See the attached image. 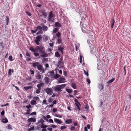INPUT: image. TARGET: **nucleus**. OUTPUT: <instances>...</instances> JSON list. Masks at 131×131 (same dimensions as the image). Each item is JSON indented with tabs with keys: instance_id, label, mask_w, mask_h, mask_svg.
Instances as JSON below:
<instances>
[{
	"instance_id": "obj_10",
	"label": "nucleus",
	"mask_w": 131,
	"mask_h": 131,
	"mask_svg": "<svg viewBox=\"0 0 131 131\" xmlns=\"http://www.w3.org/2000/svg\"><path fill=\"white\" fill-rule=\"evenodd\" d=\"M41 25L42 26V30L44 31H46L48 29V27L46 26L43 23H42Z\"/></svg>"
},
{
	"instance_id": "obj_5",
	"label": "nucleus",
	"mask_w": 131,
	"mask_h": 131,
	"mask_svg": "<svg viewBox=\"0 0 131 131\" xmlns=\"http://www.w3.org/2000/svg\"><path fill=\"white\" fill-rule=\"evenodd\" d=\"M55 15H53L52 12V11L50 12L49 13L48 18L47 19L48 21H50L51 22H53L54 21V19H51L52 17H54Z\"/></svg>"
},
{
	"instance_id": "obj_41",
	"label": "nucleus",
	"mask_w": 131,
	"mask_h": 131,
	"mask_svg": "<svg viewBox=\"0 0 131 131\" xmlns=\"http://www.w3.org/2000/svg\"><path fill=\"white\" fill-rule=\"evenodd\" d=\"M67 128V127L65 126H61V127L60 128V129L61 130H63L64 129H66Z\"/></svg>"
},
{
	"instance_id": "obj_7",
	"label": "nucleus",
	"mask_w": 131,
	"mask_h": 131,
	"mask_svg": "<svg viewBox=\"0 0 131 131\" xmlns=\"http://www.w3.org/2000/svg\"><path fill=\"white\" fill-rule=\"evenodd\" d=\"M37 68V69L40 72H42L43 73H45V70L43 69V67L41 64H39Z\"/></svg>"
},
{
	"instance_id": "obj_8",
	"label": "nucleus",
	"mask_w": 131,
	"mask_h": 131,
	"mask_svg": "<svg viewBox=\"0 0 131 131\" xmlns=\"http://www.w3.org/2000/svg\"><path fill=\"white\" fill-rule=\"evenodd\" d=\"M108 60H114L115 59V56L112 54H109L107 56Z\"/></svg>"
},
{
	"instance_id": "obj_54",
	"label": "nucleus",
	"mask_w": 131,
	"mask_h": 131,
	"mask_svg": "<svg viewBox=\"0 0 131 131\" xmlns=\"http://www.w3.org/2000/svg\"><path fill=\"white\" fill-rule=\"evenodd\" d=\"M5 114V111L4 110H3L1 112V115L2 116H4Z\"/></svg>"
},
{
	"instance_id": "obj_38",
	"label": "nucleus",
	"mask_w": 131,
	"mask_h": 131,
	"mask_svg": "<svg viewBox=\"0 0 131 131\" xmlns=\"http://www.w3.org/2000/svg\"><path fill=\"white\" fill-rule=\"evenodd\" d=\"M48 126H47L45 125H44L43 124L41 125V128H46Z\"/></svg>"
},
{
	"instance_id": "obj_55",
	"label": "nucleus",
	"mask_w": 131,
	"mask_h": 131,
	"mask_svg": "<svg viewBox=\"0 0 131 131\" xmlns=\"http://www.w3.org/2000/svg\"><path fill=\"white\" fill-rule=\"evenodd\" d=\"M34 128V127L33 126L29 128L28 130V131H31Z\"/></svg>"
},
{
	"instance_id": "obj_28",
	"label": "nucleus",
	"mask_w": 131,
	"mask_h": 131,
	"mask_svg": "<svg viewBox=\"0 0 131 131\" xmlns=\"http://www.w3.org/2000/svg\"><path fill=\"white\" fill-rule=\"evenodd\" d=\"M75 104L76 106H77L78 110L79 111H80L81 109L80 108V106H81V105L80 104H80H79L78 103H76V104Z\"/></svg>"
},
{
	"instance_id": "obj_33",
	"label": "nucleus",
	"mask_w": 131,
	"mask_h": 131,
	"mask_svg": "<svg viewBox=\"0 0 131 131\" xmlns=\"http://www.w3.org/2000/svg\"><path fill=\"white\" fill-rule=\"evenodd\" d=\"M31 109H28L27 110L25 114V115L28 114H30V111H31Z\"/></svg>"
},
{
	"instance_id": "obj_25",
	"label": "nucleus",
	"mask_w": 131,
	"mask_h": 131,
	"mask_svg": "<svg viewBox=\"0 0 131 131\" xmlns=\"http://www.w3.org/2000/svg\"><path fill=\"white\" fill-rule=\"evenodd\" d=\"M115 80V79L114 78H113L110 80L108 81L107 82L108 85H109V84L112 83V82L114 81Z\"/></svg>"
},
{
	"instance_id": "obj_15",
	"label": "nucleus",
	"mask_w": 131,
	"mask_h": 131,
	"mask_svg": "<svg viewBox=\"0 0 131 131\" xmlns=\"http://www.w3.org/2000/svg\"><path fill=\"white\" fill-rule=\"evenodd\" d=\"M45 82L46 84H48L50 82L49 78L48 77H46L44 78Z\"/></svg>"
},
{
	"instance_id": "obj_4",
	"label": "nucleus",
	"mask_w": 131,
	"mask_h": 131,
	"mask_svg": "<svg viewBox=\"0 0 131 131\" xmlns=\"http://www.w3.org/2000/svg\"><path fill=\"white\" fill-rule=\"evenodd\" d=\"M42 36L41 35H40L37 36L36 37V39L35 40V42L37 45H39L40 43L39 42L42 39Z\"/></svg>"
},
{
	"instance_id": "obj_11",
	"label": "nucleus",
	"mask_w": 131,
	"mask_h": 131,
	"mask_svg": "<svg viewBox=\"0 0 131 131\" xmlns=\"http://www.w3.org/2000/svg\"><path fill=\"white\" fill-rule=\"evenodd\" d=\"M64 49V46H60L58 47V50L60 51L61 53L62 54H63V50Z\"/></svg>"
},
{
	"instance_id": "obj_36",
	"label": "nucleus",
	"mask_w": 131,
	"mask_h": 131,
	"mask_svg": "<svg viewBox=\"0 0 131 131\" xmlns=\"http://www.w3.org/2000/svg\"><path fill=\"white\" fill-rule=\"evenodd\" d=\"M55 56L57 57H59L60 56V55L59 52L57 51H56L55 53Z\"/></svg>"
},
{
	"instance_id": "obj_12",
	"label": "nucleus",
	"mask_w": 131,
	"mask_h": 131,
	"mask_svg": "<svg viewBox=\"0 0 131 131\" xmlns=\"http://www.w3.org/2000/svg\"><path fill=\"white\" fill-rule=\"evenodd\" d=\"M36 121V118H28L27 120L28 122H35Z\"/></svg>"
},
{
	"instance_id": "obj_61",
	"label": "nucleus",
	"mask_w": 131,
	"mask_h": 131,
	"mask_svg": "<svg viewBox=\"0 0 131 131\" xmlns=\"http://www.w3.org/2000/svg\"><path fill=\"white\" fill-rule=\"evenodd\" d=\"M56 116L57 117L60 118H61L62 117V115L59 114H56Z\"/></svg>"
},
{
	"instance_id": "obj_29",
	"label": "nucleus",
	"mask_w": 131,
	"mask_h": 131,
	"mask_svg": "<svg viewBox=\"0 0 131 131\" xmlns=\"http://www.w3.org/2000/svg\"><path fill=\"white\" fill-rule=\"evenodd\" d=\"M44 121L43 119L42 118H41L38 121V123H40V125H41L43 124Z\"/></svg>"
},
{
	"instance_id": "obj_58",
	"label": "nucleus",
	"mask_w": 131,
	"mask_h": 131,
	"mask_svg": "<svg viewBox=\"0 0 131 131\" xmlns=\"http://www.w3.org/2000/svg\"><path fill=\"white\" fill-rule=\"evenodd\" d=\"M13 57L12 56H9V59L10 61H12Z\"/></svg>"
},
{
	"instance_id": "obj_9",
	"label": "nucleus",
	"mask_w": 131,
	"mask_h": 131,
	"mask_svg": "<svg viewBox=\"0 0 131 131\" xmlns=\"http://www.w3.org/2000/svg\"><path fill=\"white\" fill-rule=\"evenodd\" d=\"M37 71V74L35 75L37 79L40 80L41 79V75H42V74L41 73L38 71Z\"/></svg>"
},
{
	"instance_id": "obj_60",
	"label": "nucleus",
	"mask_w": 131,
	"mask_h": 131,
	"mask_svg": "<svg viewBox=\"0 0 131 131\" xmlns=\"http://www.w3.org/2000/svg\"><path fill=\"white\" fill-rule=\"evenodd\" d=\"M49 122L50 123H54L53 120L52 119H50L49 120Z\"/></svg>"
},
{
	"instance_id": "obj_50",
	"label": "nucleus",
	"mask_w": 131,
	"mask_h": 131,
	"mask_svg": "<svg viewBox=\"0 0 131 131\" xmlns=\"http://www.w3.org/2000/svg\"><path fill=\"white\" fill-rule=\"evenodd\" d=\"M84 74L85 75H86L87 77H88L89 76V73L87 71L86 72V71L85 70H84Z\"/></svg>"
},
{
	"instance_id": "obj_63",
	"label": "nucleus",
	"mask_w": 131,
	"mask_h": 131,
	"mask_svg": "<svg viewBox=\"0 0 131 131\" xmlns=\"http://www.w3.org/2000/svg\"><path fill=\"white\" fill-rule=\"evenodd\" d=\"M26 60L27 61H31V58L29 57H27L26 58Z\"/></svg>"
},
{
	"instance_id": "obj_45",
	"label": "nucleus",
	"mask_w": 131,
	"mask_h": 131,
	"mask_svg": "<svg viewBox=\"0 0 131 131\" xmlns=\"http://www.w3.org/2000/svg\"><path fill=\"white\" fill-rule=\"evenodd\" d=\"M82 58L83 56L82 55H81L80 57V62L81 63H82Z\"/></svg>"
},
{
	"instance_id": "obj_23",
	"label": "nucleus",
	"mask_w": 131,
	"mask_h": 131,
	"mask_svg": "<svg viewBox=\"0 0 131 131\" xmlns=\"http://www.w3.org/2000/svg\"><path fill=\"white\" fill-rule=\"evenodd\" d=\"M41 13L42 15L44 16L45 18L47 16V14L45 11L42 10L41 11Z\"/></svg>"
},
{
	"instance_id": "obj_14",
	"label": "nucleus",
	"mask_w": 131,
	"mask_h": 131,
	"mask_svg": "<svg viewBox=\"0 0 131 131\" xmlns=\"http://www.w3.org/2000/svg\"><path fill=\"white\" fill-rule=\"evenodd\" d=\"M2 119L1 122L4 123H7L8 122L7 119L6 117L4 118V117H2Z\"/></svg>"
},
{
	"instance_id": "obj_46",
	"label": "nucleus",
	"mask_w": 131,
	"mask_h": 131,
	"mask_svg": "<svg viewBox=\"0 0 131 131\" xmlns=\"http://www.w3.org/2000/svg\"><path fill=\"white\" fill-rule=\"evenodd\" d=\"M33 99L36 100H39V97L37 96H34L33 97Z\"/></svg>"
},
{
	"instance_id": "obj_34",
	"label": "nucleus",
	"mask_w": 131,
	"mask_h": 131,
	"mask_svg": "<svg viewBox=\"0 0 131 131\" xmlns=\"http://www.w3.org/2000/svg\"><path fill=\"white\" fill-rule=\"evenodd\" d=\"M58 43V44L61 43L62 44V42L61 41V39L60 38H58L57 40Z\"/></svg>"
},
{
	"instance_id": "obj_53",
	"label": "nucleus",
	"mask_w": 131,
	"mask_h": 131,
	"mask_svg": "<svg viewBox=\"0 0 131 131\" xmlns=\"http://www.w3.org/2000/svg\"><path fill=\"white\" fill-rule=\"evenodd\" d=\"M26 55L28 57H31L30 54L29 52H26Z\"/></svg>"
},
{
	"instance_id": "obj_1",
	"label": "nucleus",
	"mask_w": 131,
	"mask_h": 131,
	"mask_svg": "<svg viewBox=\"0 0 131 131\" xmlns=\"http://www.w3.org/2000/svg\"><path fill=\"white\" fill-rule=\"evenodd\" d=\"M29 50L34 52V54L36 57H38L39 56V53L37 52H39L40 53V56L42 58L46 57L48 56L45 52V48L42 44L40 45L39 46H36L35 48L31 47L29 48Z\"/></svg>"
},
{
	"instance_id": "obj_26",
	"label": "nucleus",
	"mask_w": 131,
	"mask_h": 131,
	"mask_svg": "<svg viewBox=\"0 0 131 131\" xmlns=\"http://www.w3.org/2000/svg\"><path fill=\"white\" fill-rule=\"evenodd\" d=\"M71 86L74 89H76L77 88L76 84L74 83H72L71 85Z\"/></svg>"
},
{
	"instance_id": "obj_52",
	"label": "nucleus",
	"mask_w": 131,
	"mask_h": 131,
	"mask_svg": "<svg viewBox=\"0 0 131 131\" xmlns=\"http://www.w3.org/2000/svg\"><path fill=\"white\" fill-rule=\"evenodd\" d=\"M53 101V100H52V99L51 98H49L48 99V102L49 103L52 102V101Z\"/></svg>"
},
{
	"instance_id": "obj_64",
	"label": "nucleus",
	"mask_w": 131,
	"mask_h": 131,
	"mask_svg": "<svg viewBox=\"0 0 131 131\" xmlns=\"http://www.w3.org/2000/svg\"><path fill=\"white\" fill-rule=\"evenodd\" d=\"M26 14L29 16H30L31 15V14L29 12H26Z\"/></svg>"
},
{
	"instance_id": "obj_31",
	"label": "nucleus",
	"mask_w": 131,
	"mask_h": 131,
	"mask_svg": "<svg viewBox=\"0 0 131 131\" xmlns=\"http://www.w3.org/2000/svg\"><path fill=\"white\" fill-rule=\"evenodd\" d=\"M32 87L31 86H25L24 89L25 90H27L29 89H31Z\"/></svg>"
},
{
	"instance_id": "obj_37",
	"label": "nucleus",
	"mask_w": 131,
	"mask_h": 131,
	"mask_svg": "<svg viewBox=\"0 0 131 131\" xmlns=\"http://www.w3.org/2000/svg\"><path fill=\"white\" fill-rule=\"evenodd\" d=\"M66 91L69 93H71L72 92V90L69 89H66Z\"/></svg>"
},
{
	"instance_id": "obj_44",
	"label": "nucleus",
	"mask_w": 131,
	"mask_h": 131,
	"mask_svg": "<svg viewBox=\"0 0 131 131\" xmlns=\"http://www.w3.org/2000/svg\"><path fill=\"white\" fill-rule=\"evenodd\" d=\"M49 45L50 46L52 47V48H53L54 44L53 42L49 43Z\"/></svg>"
},
{
	"instance_id": "obj_27",
	"label": "nucleus",
	"mask_w": 131,
	"mask_h": 131,
	"mask_svg": "<svg viewBox=\"0 0 131 131\" xmlns=\"http://www.w3.org/2000/svg\"><path fill=\"white\" fill-rule=\"evenodd\" d=\"M99 88L100 90H102L104 88V85L102 83H101V84L99 85Z\"/></svg>"
},
{
	"instance_id": "obj_59",
	"label": "nucleus",
	"mask_w": 131,
	"mask_h": 131,
	"mask_svg": "<svg viewBox=\"0 0 131 131\" xmlns=\"http://www.w3.org/2000/svg\"><path fill=\"white\" fill-rule=\"evenodd\" d=\"M30 74H34V71L30 70Z\"/></svg>"
},
{
	"instance_id": "obj_30",
	"label": "nucleus",
	"mask_w": 131,
	"mask_h": 131,
	"mask_svg": "<svg viewBox=\"0 0 131 131\" xmlns=\"http://www.w3.org/2000/svg\"><path fill=\"white\" fill-rule=\"evenodd\" d=\"M11 71H12V72H13V69H12V70L11 71V69H9L8 70V75H12V73H11Z\"/></svg>"
},
{
	"instance_id": "obj_49",
	"label": "nucleus",
	"mask_w": 131,
	"mask_h": 131,
	"mask_svg": "<svg viewBox=\"0 0 131 131\" xmlns=\"http://www.w3.org/2000/svg\"><path fill=\"white\" fill-rule=\"evenodd\" d=\"M31 32L32 34H34L37 31V30L36 29L35 30H31Z\"/></svg>"
},
{
	"instance_id": "obj_6",
	"label": "nucleus",
	"mask_w": 131,
	"mask_h": 131,
	"mask_svg": "<svg viewBox=\"0 0 131 131\" xmlns=\"http://www.w3.org/2000/svg\"><path fill=\"white\" fill-rule=\"evenodd\" d=\"M45 92L48 95H50L53 93V90L51 88H47L45 89Z\"/></svg>"
},
{
	"instance_id": "obj_40",
	"label": "nucleus",
	"mask_w": 131,
	"mask_h": 131,
	"mask_svg": "<svg viewBox=\"0 0 131 131\" xmlns=\"http://www.w3.org/2000/svg\"><path fill=\"white\" fill-rule=\"evenodd\" d=\"M41 89H37L36 91V93L37 94H39L40 93V90Z\"/></svg>"
},
{
	"instance_id": "obj_20",
	"label": "nucleus",
	"mask_w": 131,
	"mask_h": 131,
	"mask_svg": "<svg viewBox=\"0 0 131 131\" xmlns=\"http://www.w3.org/2000/svg\"><path fill=\"white\" fill-rule=\"evenodd\" d=\"M36 30H37H37L42 31V27H41L40 26H38L36 27Z\"/></svg>"
},
{
	"instance_id": "obj_19",
	"label": "nucleus",
	"mask_w": 131,
	"mask_h": 131,
	"mask_svg": "<svg viewBox=\"0 0 131 131\" xmlns=\"http://www.w3.org/2000/svg\"><path fill=\"white\" fill-rule=\"evenodd\" d=\"M115 20H114L113 19H111V27L112 28H113V27L114 23H115Z\"/></svg>"
},
{
	"instance_id": "obj_42",
	"label": "nucleus",
	"mask_w": 131,
	"mask_h": 131,
	"mask_svg": "<svg viewBox=\"0 0 131 131\" xmlns=\"http://www.w3.org/2000/svg\"><path fill=\"white\" fill-rule=\"evenodd\" d=\"M75 128L74 126H71L70 127V129L72 131L75 130Z\"/></svg>"
},
{
	"instance_id": "obj_57",
	"label": "nucleus",
	"mask_w": 131,
	"mask_h": 131,
	"mask_svg": "<svg viewBox=\"0 0 131 131\" xmlns=\"http://www.w3.org/2000/svg\"><path fill=\"white\" fill-rule=\"evenodd\" d=\"M36 114V113L35 112H32L30 114V115H35Z\"/></svg>"
},
{
	"instance_id": "obj_22",
	"label": "nucleus",
	"mask_w": 131,
	"mask_h": 131,
	"mask_svg": "<svg viewBox=\"0 0 131 131\" xmlns=\"http://www.w3.org/2000/svg\"><path fill=\"white\" fill-rule=\"evenodd\" d=\"M44 83H41L39 84H38L37 85V87L38 88V89H41V87L44 85Z\"/></svg>"
},
{
	"instance_id": "obj_43",
	"label": "nucleus",
	"mask_w": 131,
	"mask_h": 131,
	"mask_svg": "<svg viewBox=\"0 0 131 131\" xmlns=\"http://www.w3.org/2000/svg\"><path fill=\"white\" fill-rule=\"evenodd\" d=\"M60 76V75L58 74H57L54 77V78L55 79H57V78L59 77Z\"/></svg>"
},
{
	"instance_id": "obj_18",
	"label": "nucleus",
	"mask_w": 131,
	"mask_h": 131,
	"mask_svg": "<svg viewBox=\"0 0 131 131\" xmlns=\"http://www.w3.org/2000/svg\"><path fill=\"white\" fill-rule=\"evenodd\" d=\"M32 65L33 67L34 68H36V67H37L38 66L39 64V63L38 62H33L32 63Z\"/></svg>"
},
{
	"instance_id": "obj_47",
	"label": "nucleus",
	"mask_w": 131,
	"mask_h": 131,
	"mask_svg": "<svg viewBox=\"0 0 131 131\" xmlns=\"http://www.w3.org/2000/svg\"><path fill=\"white\" fill-rule=\"evenodd\" d=\"M31 107V105L29 104L28 105H27L26 106V107L28 109H30V108Z\"/></svg>"
},
{
	"instance_id": "obj_17",
	"label": "nucleus",
	"mask_w": 131,
	"mask_h": 131,
	"mask_svg": "<svg viewBox=\"0 0 131 131\" xmlns=\"http://www.w3.org/2000/svg\"><path fill=\"white\" fill-rule=\"evenodd\" d=\"M65 122L67 124H70L72 122V120L71 119H67L66 120Z\"/></svg>"
},
{
	"instance_id": "obj_3",
	"label": "nucleus",
	"mask_w": 131,
	"mask_h": 131,
	"mask_svg": "<svg viewBox=\"0 0 131 131\" xmlns=\"http://www.w3.org/2000/svg\"><path fill=\"white\" fill-rule=\"evenodd\" d=\"M91 45L92 47H91L90 46L91 48V47H92V48L91 49V52L92 53L94 54L95 55V56H97L98 55V53L99 52L98 50L97 49H96V48H95L94 49L93 48L94 46L91 44Z\"/></svg>"
},
{
	"instance_id": "obj_51",
	"label": "nucleus",
	"mask_w": 131,
	"mask_h": 131,
	"mask_svg": "<svg viewBox=\"0 0 131 131\" xmlns=\"http://www.w3.org/2000/svg\"><path fill=\"white\" fill-rule=\"evenodd\" d=\"M74 102H75V104H76V103H78L79 104H80V103L78 102V100H77V99H75L74 100Z\"/></svg>"
},
{
	"instance_id": "obj_13",
	"label": "nucleus",
	"mask_w": 131,
	"mask_h": 131,
	"mask_svg": "<svg viewBox=\"0 0 131 131\" xmlns=\"http://www.w3.org/2000/svg\"><path fill=\"white\" fill-rule=\"evenodd\" d=\"M65 79L64 78L60 77V78L59 80L58 81V83H61L64 82L65 81Z\"/></svg>"
},
{
	"instance_id": "obj_2",
	"label": "nucleus",
	"mask_w": 131,
	"mask_h": 131,
	"mask_svg": "<svg viewBox=\"0 0 131 131\" xmlns=\"http://www.w3.org/2000/svg\"><path fill=\"white\" fill-rule=\"evenodd\" d=\"M66 85L65 84L57 85L54 87V91L57 92H62V89H64Z\"/></svg>"
},
{
	"instance_id": "obj_48",
	"label": "nucleus",
	"mask_w": 131,
	"mask_h": 131,
	"mask_svg": "<svg viewBox=\"0 0 131 131\" xmlns=\"http://www.w3.org/2000/svg\"><path fill=\"white\" fill-rule=\"evenodd\" d=\"M37 6L38 7L41 8L42 7V5L41 4H38L37 5Z\"/></svg>"
},
{
	"instance_id": "obj_21",
	"label": "nucleus",
	"mask_w": 131,
	"mask_h": 131,
	"mask_svg": "<svg viewBox=\"0 0 131 131\" xmlns=\"http://www.w3.org/2000/svg\"><path fill=\"white\" fill-rule=\"evenodd\" d=\"M30 104L32 105L36 104L37 103L36 100H31L30 102Z\"/></svg>"
},
{
	"instance_id": "obj_32",
	"label": "nucleus",
	"mask_w": 131,
	"mask_h": 131,
	"mask_svg": "<svg viewBox=\"0 0 131 131\" xmlns=\"http://www.w3.org/2000/svg\"><path fill=\"white\" fill-rule=\"evenodd\" d=\"M59 29V28H54V29L53 30V32L54 33H56L58 31V30Z\"/></svg>"
},
{
	"instance_id": "obj_56",
	"label": "nucleus",
	"mask_w": 131,
	"mask_h": 131,
	"mask_svg": "<svg viewBox=\"0 0 131 131\" xmlns=\"http://www.w3.org/2000/svg\"><path fill=\"white\" fill-rule=\"evenodd\" d=\"M43 104H47V100H46L45 99L43 100Z\"/></svg>"
},
{
	"instance_id": "obj_39",
	"label": "nucleus",
	"mask_w": 131,
	"mask_h": 131,
	"mask_svg": "<svg viewBox=\"0 0 131 131\" xmlns=\"http://www.w3.org/2000/svg\"><path fill=\"white\" fill-rule=\"evenodd\" d=\"M6 24L7 25H8V22H9V18L8 17H7V16H6Z\"/></svg>"
},
{
	"instance_id": "obj_62",
	"label": "nucleus",
	"mask_w": 131,
	"mask_h": 131,
	"mask_svg": "<svg viewBox=\"0 0 131 131\" xmlns=\"http://www.w3.org/2000/svg\"><path fill=\"white\" fill-rule=\"evenodd\" d=\"M57 111V108H53V109L52 111L54 113L56 112Z\"/></svg>"
},
{
	"instance_id": "obj_35",
	"label": "nucleus",
	"mask_w": 131,
	"mask_h": 131,
	"mask_svg": "<svg viewBox=\"0 0 131 131\" xmlns=\"http://www.w3.org/2000/svg\"><path fill=\"white\" fill-rule=\"evenodd\" d=\"M56 36L58 39L60 38V37L61 36V34L59 32H58L56 34Z\"/></svg>"
},
{
	"instance_id": "obj_24",
	"label": "nucleus",
	"mask_w": 131,
	"mask_h": 131,
	"mask_svg": "<svg viewBox=\"0 0 131 131\" xmlns=\"http://www.w3.org/2000/svg\"><path fill=\"white\" fill-rule=\"evenodd\" d=\"M54 26L56 27H61V24H60L58 22H57L56 23L54 24Z\"/></svg>"
},
{
	"instance_id": "obj_16",
	"label": "nucleus",
	"mask_w": 131,
	"mask_h": 131,
	"mask_svg": "<svg viewBox=\"0 0 131 131\" xmlns=\"http://www.w3.org/2000/svg\"><path fill=\"white\" fill-rule=\"evenodd\" d=\"M54 122L59 124H61L62 123V122L58 119L54 118Z\"/></svg>"
}]
</instances>
